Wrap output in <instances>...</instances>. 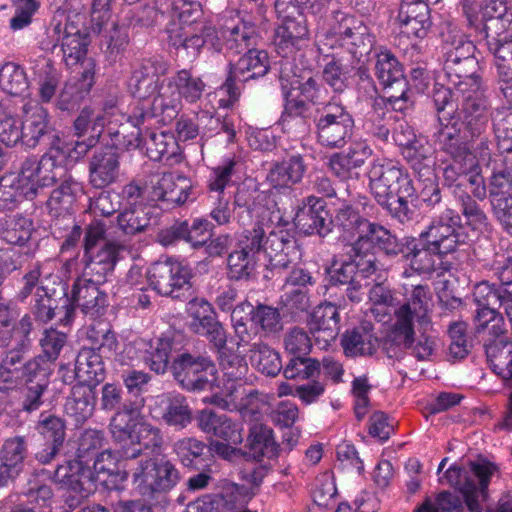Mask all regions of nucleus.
Wrapping results in <instances>:
<instances>
[{"label":"nucleus","instance_id":"f257e3e1","mask_svg":"<svg viewBox=\"0 0 512 512\" xmlns=\"http://www.w3.org/2000/svg\"><path fill=\"white\" fill-rule=\"evenodd\" d=\"M430 97L440 126L437 139L441 150L454 162L472 166L474 157L468 142L486 131L490 118L489 103L477 97L455 102L451 92L440 83L434 84Z\"/></svg>","mask_w":512,"mask_h":512},{"label":"nucleus","instance_id":"f03ea898","mask_svg":"<svg viewBox=\"0 0 512 512\" xmlns=\"http://www.w3.org/2000/svg\"><path fill=\"white\" fill-rule=\"evenodd\" d=\"M459 220L453 210L446 208L418 237L403 238L400 255L411 270L418 274H431L436 269V256L453 253L464 244L465 236L456 228Z\"/></svg>","mask_w":512,"mask_h":512},{"label":"nucleus","instance_id":"7ed1b4c3","mask_svg":"<svg viewBox=\"0 0 512 512\" xmlns=\"http://www.w3.org/2000/svg\"><path fill=\"white\" fill-rule=\"evenodd\" d=\"M443 70L454 89L445 86L452 94L455 102L465 98H481L489 103L481 77L477 74L479 68L475 57L476 46L468 37L460 32L452 33L444 42Z\"/></svg>","mask_w":512,"mask_h":512},{"label":"nucleus","instance_id":"20e7f679","mask_svg":"<svg viewBox=\"0 0 512 512\" xmlns=\"http://www.w3.org/2000/svg\"><path fill=\"white\" fill-rule=\"evenodd\" d=\"M181 109V103L176 99H169L163 96H157L153 99L151 105L144 104L136 106L128 117V122L136 129L135 133H131L129 139H126L124 131L125 126L115 132L109 131V135L114 140V145H122L127 149L140 148L142 146L143 137L157 125L170 124Z\"/></svg>","mask_w":512,"mask_h":512},{"label":"nucleus","instance_id":"39448f33","mask_svg":"<svg viewBox=\"0 0 512 512\" xmlns=\"http://www.w3.org/2000/svg\"><path fill=\"white\" fill-rule=\"evenodd\" d=\"M131 473L139 494L162 507L168 505L167 493L180 480L178 469L165 457L141 459Z\"/></svg>","mask_w":512,"mask_h":512},{"label":"nucleus","instance_id":"423d86ee","mask_svg":"<svg viewBox=\"0 0 512 512\" xmlns=\"http://www.w3.org/2000/svg\"><path fill=\"white\" fill-rule=\"evenodd\" d=\"M317 142L328 149H341L352 138L355 121L348 108L329 101L317 108L314 118Z\"/></svg>","mask_w":512,"mask_h":512},{"label":"nucleus","instance_id":"0eeeda50","mask_svg":"<svg viewBox=\"0 0 512 512\" xmlns=\"http://www.w3.org/2000/svg\"><path fill=\"white\" fill-rule=\"evenodd\" d=\"M27 347L22 343L6 352L0 363V392L19 394L25 411H32V360L27 355Z\"/></svg>","mask_w":512,"mask_h":512},{"label":"nucleus","instance_id":"6e6552de","mask_svg":"<svg viewBox=\"0 0 512 512\" xmlns=\"http://www.w3.org/2000/svg\"><path fill=\"white\" fill-rule=\"evenodd\" d=\"M470 473L461 467L452 466L444 474L448 483L455 486L465 500L470 512H481V501H485L490 478L497 470L491 462H471Z\"/></svg>","mask_w":512,"mask_h":512},{"label":"nucleus","instance_id":"1a4fd4ad","mask_svg":"<svg viewBox=\"0 0 512 512\" xmlns=\"http://www.w3.org/2000/svg\"><path fill=\"white\" fill-rule=\"evenodd\" d=\"M369 190L378 204L393 199L395 194L415 196L416 190L408 172L388 159H375L368 172Z\"/></svg>","mask_w":512,"mask_h":512},{"label":"nucleus","instance_id":"9d476101","mask_svg":"<svg viewBox=\"0 0 512 512\" xmlns=\"http://www.w3.org/2000/svg\"><path fill=\"white\" fill-rule=\"evenodd\" d=\"M170 369L175 380L188 392L211 391L217 380L216 365L204 354H178L173 359Z\"/></svg>","mask_w":512,"mask_h":512},{"label":"nucleus","instance_id":"9b49d317","mask_svg":"<svg viewBox=\"0 0 512 512\" xmlns=\"http://www.w3.org/2000/svg\"><path fill=\"white\" fill-rule=\"evenodd\" d=\"M100 405L104 411H115L110 422L114 440H125L131 437L132 428L136 427L135 420L145 405V399H124L121 387L106 383L102 387Z\"/></svg>","mask_w":512,"mask_h":512},{"label":"nucleus","instance_id":"f8f14e48","mask_svg":"<svg viewBox=\"0 0 512 512\" xmlns=\"http://www.w3.org/2000/svg\"><path fill=\"white\" fill-rule=\"evenodd\" d=\"M406 308L395 311V323L383 341V351L389 358H401L405 351L412 350L418 360L428 359L434 350L435 341L426 335H421L414 345L413 319L406 317Z\"/></svg>","mask_w":512,"mask_h":512},{"label":"nucleus","instance_id":"ddd939ff","mask_svg":"<svg viewBox=\"0 0 512 512\" xmlns=\"http://www.w3.org/2000/svg\"><path fill=\"white\" fill-rule=\"evenodd\" d=\"M147 279L150 286L162 296L187 300L192 295L191 272L176 260L154 262L148 269Z\"/></svg>","mask_w":512,"mask_h":512},{"label":"nucleus","instance_id":"4468645a","mask_svg":"<svg viewBox=\"0 0 512 512\" xmlns=\"http://www.w3.org/2000/svg\"><path fill=\"white\" fill-rule=\"evenodd\" d=\"M269 69V56L265 50H248L235 63L230 61L229 72L221 90L229 96L230 102H235L241 93V83L263 77Z\"/></svg>","mask_w":512,"mask_h":512},{"label":"nucleus","instance_id":"2eb2a0df","mask_svg":"<svg viewBox=\"0 0 512 512\" xmlns=\"http://www.w3.org/2000/svg\"><path fill=\"white\" fill-rule=\"evenodd\" d=\"M34 430L39 449L35 458L41 464H49L58 455L66 436L65 421L49 411H42L37 418Z\"/></svg>","mask_w":512,"mask_h":512},{"label":"nucleus","instance_id":"dca6fc26","mask_svg":"<svg viewBox=\"0 0 512 512\" xmlns=\"http://www.w3.org/2000/svg\"><path fill=\"white\" fill-rule=\"evenodd\" d=\"M100 284L84 275L77 278L72 285L70 298L64 300L65 316L69 318L75 309L92 319L101 316L106 307V294L99 290Z\"/></svg>","mask_w":512,"mask_h":512},{"label":"nucleus","instance_id":"f3484780","mask_svg":"<svg viewBox=\"0 0 512 512\" xmlns=\"http://www.w3.org/2000/svg\"><path fill=\"white\" fill-rule=\"evenodd\" d=\"M295 227L304 235L326 237L332 231V216L326 202L315 196L306 197L293 218Z\"/></svg>","mask_w":512,"mask_h":512},{"label":"nucleus","instance_id":"a211bd4d","mask_svg":"<svg viewBox=\"0 0 512 512\" xmlns=\"http://www.w3.org/2000/svg\"><path fill=\"white\" fill-rule=\"evenodd\" d=\"M188 311L192 318L191 330L206 337L215 350L223 349L227 344V335L212 305L205 299L194 298L189 301Z\"/></svg>","mask_w":512,"mask_h":512},{"label":"nucleus","instance_id":"6ab92c4d","mask_svg":"<svg viewBox=\"0 0 512 512\" xmlns=\"http://www.w3.org/2000/svg\"><path fill=\"white\" fill-rule=\"evenodd\" d=\"M480 18L465 9L468 25L485 35L512 29V5L509 0H484L479 6Z\"/></svg>","mask_w":512,"mask_h":512},{"label":"nucleus","instance_id":"aec40b11","mask_svg":"<svg viewBox=\"0 0 512 512\" xmlns=\"http://www.w3.org/2000/svg\"><path fill=\"white\" fill-rule=\"evenodd\" d=\"M363 234L351 244L353 256H368L370 249L377 248L388 257L400 255L403 245V238L399 239L388 228L380 223L369 221Z\"/></svg>","mask_w":512,"mask_h":512},{"label":"nucleus","instance_id":"412c9836","mask_svg":"<svg viewBox=\"0 0 512 512\" xmlns=\"http://www.w3.org/2000/svg\"><path fill=\"white\" fill-rule=\"evenodd\" d=\"M56 474L61 475V481L68 489L65 503L69 508L80 506L82 501L96 490L94 473L88 468H82L80 464L58 465Z\"/></svg>","mask_w":512,"mask_h":512},{"label":"nucleus","instance_id":"4be33fe9","mask_svg":"<svg viewBox=\"0 0 512 512\" xmlns=\"http://www.w3.org/2000/svg\"><path fill=\"white\" fill-rule=\"evenodd\" d=\"M168 41L177 51L189 56H196L205 44H211L217 51L222 49L217 31L211 24H202L197 29L179 27L170 30Z\"/></svg>","mask_w":512,"mask_h":512},{"label":"nucleus","instance_id":"5701e85b","mask_svg":"<svg viewBox=\"0 0 512 512\" xmlns=\"http://www.w3.org/2000/svg\"><path fill=\"white\" fill-rule=\"evenodd\" d=\"M492 210L504 229L512 231V174L503 169L493 172L489 181Z\"/></svg>","mask_w":512,"mask_h":512},{"label":"nucleus","instance_id":"b1692460","mask_svg":"<svg viewBox=\"0 0 512 512\" xmlns=\"http://www.w3.org/2000/svg\"><path fill=\"white\" fill-rule=\"evenodd\" d=\"M124 245L116 242H106L100 249L85 251L81 262L83 275L95 279L96 283H105L118 261V255Z\"/></svg>","mask_w":512,"mask_h":512},{"label":"nucleus","instance_id":"393cba45","mask_svg":"<svg viewBox=\"0 0 512 512\" xmlns=\"http://www.w3.org/2000/svg\"><path fill=\"white\" fill-rule=\"evenodd\" d=\"M155 417L175 430L187 428L193 421V410L181 394H161L155 399Z\"/></svg>","mask_w":512,"mask_h":512},{"label":"nucleus","instance_id":"a878e982","mask_svg":"<svg viewBox=\"0 0 512 512\" xmlns=\"http://www.w3.org/2000/svg\"><path fill=\"white\" fill-rule=\"evenodd\" d=\"M91 28L99 36V47L106 60L115 63L129 46V27L109 19L92 24Z\"/></svg>","mask_w":512,"mask_h":512},{"label":"nucleus","instance_id":"bb28decb","mask_svg":"<svg viewBox=\"0 0 512 512\" xmlns=\"http://www.w3.org/2000/svg\"><path fill=\"white\" fill-rule=\"evenodd\" d=\"M265 255L273 267L287 268L301 257L297 239L283 228L269 231L265 238Z\"/></svg>","mask_w":512,"mask_h":512},{"label":"nucleus","instance_id":"cd10ccee","mask_svg":"<svg viewBox=\"0 0 512 512\" xmlns=\"http://www.w3.org/2000/svg\"><path fill=\"white\" fill-rule=\"evenodd\" d=\"M113 146L97 149L89 160V183L103 189L116 181L119 175V153Z\"/></svg>","mask_w":512,"mask_h":512},{"label":"nucleus","instance_id":"c85d7f7f","mask_svg":"<svg viewBox=\"0 0 512 512\" xmlns=\"http://www.w3.org/2000/svg\"><path fill=\"white\" fill-rule=\"evenodd\" d=\"M308 34L306 20L300 13L296 17L285 15V20L275 31L274 44L277 53L289 60V56L301 49Z\"/></svg>","mask_w":512,"mask_h":512},{"label":"nucleus","instance_id":"c756f323","mask_svg":"<svg viewBox=\"0 0 512 512\" xmlns=\"http://www.w3.org/2000/svg\"><path fill=\"white\" fill-rule=\"evenodd\" d=\"M132 428L131 437L125 440H115L119 445V455L125 460L137 458L142 448L153 452L160 451L163 446V436L161 429L148 423L139 424L137 431Z\"/></svg>","mask_w":512,"mask_h":512},{"label":"nucleus","instance_id":"7c9ffc66","mask_svg":"<svg viewBox=\"0 0 512 512\" xmlns=\"http://www.w3.org/2000/svg\"><path fill=\"white\" fill-rule=\"evenodd\" d=\"M34 316L37 320L47 322L55 316L58 300L66 295L57 276L50 275L45 281H34Z\"/></svg>","mask_w":512,"mask_h":512},{"label":"nucleus","instance_id":"2f4dec72","mask_svg":"<svg viewBox=\"0 0 512 512\" xmlns=\"http://www.w3.org/2000/svg\"><path fill=\"white\" fill-rule=\"evenodd\" d=\"M340 316L337 307L328 302L318 305L310 314L307 324L310 333L323 346L334 341L339 333Z\"/></svg>","mask_w":512,"mask_h":512},{"label":"nucleus","instance_id":"473e14b6","mask_svg":"<svg viewBox=\"0 0 512 512\" xmlns=\"http://www.w3.org/2000/svg\"><path fill=\"white\" fill-rule=\"evenodd\" d=\"M166 64L156 59H145L134 70L129 88L134 97L146 99L159 89L160 75L165 74Z\"/></svg>","mask_w":512,"mask_h":512},{"label":"nucleus","instance_id":"72a5a7b5","mask_svg":"<svg viewBox=\"0 0 512 512\" xmlns=\"http://www.w3.org/2000/svg\"><path fill=\"white\" fill-rule=\"evenodd\" d=\"M199 429L225 442L238 445L243 441L240 429L228 416L211 409L202 410L197 417Z\"/></svg>","mask_w":512,"mask_h":512},{"label":"nucleus","instance_id":"f704fd0d","mask_svg":"<svg viewBox=\"0 0 512 512\" xmlns=\"http://www.w3.org/2000/svg\"><path fill=\"white\" fill-rule=\"evenodd\" d=\"M278 451L279 446L274 439L271 428L259 423L250 427L243 449L245 458L260 462L264 458L272 459L276 457Z\"/></svg>","mask_w":512,"mask_h":512},{"label":"nucleus","instance_id":"c9c22d12","mask_svg":"<svg viewBox=\"0 0 512 512\" xmlns=\"http://www.w3.org/2000/svg\"><path fill=\"white\" fill-rule=\"evenodd\" d=\"M190 191L191 185L187 177L164 173L156 185L153 186L151 199L179 206L187 201Z\"/></svg>","mask_w":512,"mask_h":512},{"label":"nucleus","instance_id":"e433bc0d","mask_svg":"<svg viewBox=\"0 0 512 512\" xmlns=\"http://www.w3.org/2000/svg\"><path fill=\"white\" fill-rule=\"evenodd\" d=\"M330 276L329 282L331 285H346V296L353 302L358 303L363 299L365 289L368 283H360L357 278V265L355 260H348L337 265L334 261L332 266L327 269Z\"/></svg>","mask_w":512,"mask_h":512},{"label":"nucleus","instance_id":"4c0bfd02","mask_svg":"<svg viewBox=\"0 0 512 512\" xmlns=\"http://www.w3.org/2000/svg\"><path fill=\"white\" fill-rule=\"evenodd\" d=\"M95 401V387L91 384L78 383L72 387L64 409L77 425L82 424L93 415Z\"/></svg>","mask_w":512,"mask_h":512},{"label":"nucleus","instance_id":"58836bf2","mask_svg":"<svg viewBox=\"0 0 512 512\" xmlns=\"http://www.w3.org/2000/svg\"><path fill=\"white\" fill-rule=\"evenodd\" d=\"M75 377L81 384L96 387L105 377V367L101 354L94 347H83L75 360Z\"/></svg>","mask_w":512,"mask_h":512},{"label":"nucleus","instance_id":"ea45409f","mask_svg":"<svg viewBox=\"0 0 512 512\" xmlns=\"http://www.w3.org/2000/svg\"><path fill=\"white\" fill-rule=\"evenodd\" d=\"M298 68L290 60H283L280 64L279 80L282 90L298 89L301 94L309 101L314 102L318 97L319 84L310 74L304 71L300 74Z\"/></svg>","mask_w":512,"mask_h":512},{"label":"nucleus","instance_id":"a19ab883","mask_svg":"<svg viewBox=\"0 0 512 512\" xmlns=\"http://www.w3.org/2000/svg\"><path fill=\"white\" fill-rule=\"evenodd\" d=\"M305 171L306 164L303 157L300 154L292 155L271 167L267 181L274 188L291 187L302 180Z\"/></svg>","mask_w":512,"mask_h":512},{"label":"nucleus","instance_id":"79ce46f5","mask_svg":"<svg viewBox=\"0 0 512 512\" xmlns=\"http://www.w3.org/2000/svg\"><path fill=\"white\" fill-rule=\"evenodd\" d=\"M106 118L103 114L95 113L92 109L85 107L74 120L73 129L77 137H88L87 144L83 145V155H86L97 145L104 132Z\"/></svg>","mask_w":512,"mask_h":512},{"label":"nucleus","instance_id":"37998d69","mask_svg":"<svg viewBox=\"0 0 512 512\" xmlns=\"http://www.w3.org/2000/svg\"><path fill=\"white\" fill-rule=\"evenodd\" d=\"M341 345L347 356H371L377 351L379 341L372 333V326L368 324L346 331Z\"/></svg>","mask_w":512,"mask_h":512},{"label":"nucleus","instance_id":"c03bdc74","mask_svg":"<svg viewBox=\"0 0 512 512\" xmlns=\"http://www.w3.org/2000/svg\"><path fill=\"white\" fill-rule=\"evenodd\" d=\"M335 45L347 50L352 56V62L358 64L365 56L370 54L374 45V37L371 35L369 28L358 20Z\"/></svg>","mask_w":512,"mask_h":512},{"label":"nucleus","instance_id":"a18cd8bd","mask_svg":"<svg viewBox=\"0 0 512 512\" xmlns=\"http://www.w3.org/2000/svg\"><path fill=\"white\" fill-rule=\"evenodd\" d=\"M142 145L147 156L153 161H169L180 154V147L172 133L152 131L143 137Z\"/></svg>","mask_w":512,"mask_h":512},{"label":"nucleus","instance_id":"49530a36","mask_svg":"<svg viewBox=\"0 0 512 512\" xmlns=\"http://www.w3.org/2000/svg\"><path fill=\"white\" fill-rule=\"evenodd\" d=\"M375 74L385 89L393 88L394 85L398 88L408 85L402 64L389 50L377 54Z\"/></svg>","mask_w":512,"mask_h":512},{"label":"nucleus","instance_id":"de8ad7c7","mask_svg":"<svg viewBox=\"0 0 512 512\" xmlns=\"http://www.w3.org/2000/svg\"><path fill=\"white\" fill-rule=\"evenodd\" d=\"M59 151L54 153L51 151L44 154L38 162V166L34 175L36 181L34 182V196L37 195L39 189L53 186L58 180H61L66 175V168L61 164L59 158Z\"/></svg>","mask_w":512,"mask_h":512},{"label":"nucleus","instance_id":"09e8293b","mask_svg":"<svg viewBox=\"0 0 512 512\" xmlns=\"http://www.w3.org/2000/svg\"><path fill=\"white\" fill-rule=\"evenodd\" d=\"M173 451L184 467L200 469V464L207 463L208 445L195 437L178 439L173 445Z\"/></svg>","mask_w":512,"mask_h":512},{"label":"nucleus","instance_id":"8fccbe9b","mask_svg":"<svg viewBox=\"0 0 512 512\" xmlns=\"http://www.w3.org/2000/svg\"><path fill=\"white\" fill-rule=\"evenodd\" d=\"M250 361L260 373L268 377H275L284 369L279 352L264 343L251 346Z\"/></svg>","mask_w":512,"mask_h":512},{"label":"nucleus","instance_id":"3c124183","mask_svg":"<svg viewBox=\"0 0 512 512\" xmlns=\"http://www.w3.org/2000/svg\"><path fill=\"white\" fill-rule=\"evenodd\" d=\"M0 88L12 96H22L29 89V80L22 66L8 61L0 66Z\"/></svg>","mask_w":512,"mask_h":512},{"label":"nucleus","instance_id":"603ef678","mask_svg":"<svg viewBox=\"0 0 512 512\" xmlns=\"http://www.w3.org/2000/svg\"><path fill=\"white\" fill-rule=\"evenodd\" d=\"M61 50L63 59L67 66L76 65L87 53V47L90 43L89 34L85 29L75 30L72 27L62 36Z\"/></svg>","mask_w":512,"mask_h":512},{"label":"nucleus","instance_id":"864d4df0","mask_svg":"<svg viewBox=\"0 0 512 512\" xmlns=\"http://www.w3.org/2000/svg\"><path fill=\"white\" fill-rule=\"evenodd\" d=\"M65 19V25L63 28V33H67L68 30H71L72 27L75 30H81L80 25L84 24V17L79 12L75 11H68L67 9H59L56 12V15L53 18V22L55 24L53 25L52 29H48V38L49 41H41L40 42V48L42 50H54L57 47V44L60 40V34L62 31V19Z\"/></svg>","mask_w":512,"mask_h":512},{"label":"nucleus","instance_id":"5fc2aeb1","mask_svg":"<svg viewBox=\"0 0 512 512\" xmlns=\"http://www.w3.org/2000/svg\"><path fill=\"white\" fill-rule=\"evenodd\" d=\"M510 292L511 289L508 290L505 286L483 281L475 285L473 298L478 307L498 312V309L503 308Z\"/></svg>","mask_w":512,"mask_h":512},{"label":"nucleus","instance_id":"6e6d98bb","mask_svg":"<svg viewBox=\"0 0 512 512\" xmlns=\"http://www.w3.org/2000/svg\"><path fill=\"white\" fill-rule=\"evenodd\" d=\"M103 433L99 430L87 429L85 430L78 442L76 451L77 459L69 461L67 465L72 463L80 464L82 468H88L91 470L89 462H91L103 448L104 445Z\"/></svg>","mask_w":512,"mask_h":512},{"label":"nucleus","instance_id":"4d7b16f0","mask_svg":"<svg viewBox=\"0 0 512 512\" xmlns=\"http://www.w3.org/2000/svg\"><path fill=\"white\" fill-rule=\"evenodd\" d=\"M369 220L363 217L358 210L350 205L339 208L332 217V228L336 227L348 237H361Z\"/></svg>","mask_w":512,"mask_h":512},{"label":"nucleus","instance_id":"13d9d810","mask_svg":"<svg viewBox=\"0 0 512 512\" xmlns=\"http://www.w3.org/2000/svg\"><path fill=\"white\" fill-rule=\"evenodd\" d=\"M354 62L347 63L343 57L333 56L322 71L323 79L335 92L341 93L348 87L350 73L356 68Z\"/></svg>","mask_w":512,"mask_h":512},{"label":"nucleus","instance_id":"bf43d9fd","mask_svg":"<svg viewBox=\"0 0 512 512\" xmlns=\"http://www.w3.org/2000/svg\"><path fill=\"white\" fill-rule=\"evenodd\" d=\"M404 159L420 177L433 175L434 159L431 149L420 139L401 152Z\"/></svg>","mask_w":512,"mask_h":512},{"label":"nucleus","instance_id":"052dcab7","mask_svg":"<svg viewBox=\"0 0 512 512\" xmlns=\"http://www.w3.org/2000/svg\"><path fill=\"white\" fill-rule=\"evenodd\" d=\"M173 349V339L168 336L158 338L146 351L145 364L156 374H164L171 367L170 357Z\"/></svg>","mask_w":512,"mask_h":512},{"label":"nucleus","instance_id":"680f3d73","mask_svg":"<svg viewBox=\"0 0 512 512\" xmlns=\"http://www.w3.org/2000/svg\"><path fill=\"white\" fill-rule=\"evenodd\" d=\"M169 85L176 87L180 97L189 103L197 102L205 90L204 81L194 75L190 70H179L169 81Z\"/></svg>","mask_w":512,"mask_h":512},{"label":"nucleus","instance_id":"e2e57ef3","mask_svg":"<svg viewBox=\"0 0 512 512\" xmlns=\"http://www.w3.org/2000/svg\"><path fill=\"white\" fill-rule=\"evenodd\" d=\"M227 51L241 54L252 50L257 45L258 34L252 26L237 25L224 35Z\"/></svg>","mask_w":512,"mask_h":512},{"label":"nucleus","instance_id":"0e129e2a","mask_svg":"<svg viewBox=\"0 0 512 512\" xmlns=\"http://www.w3.org/2000/svg\"><path fill=\"white\" fill-rule=\"evenodd\" d=\"M150 225L149 211L143 207L125 209L117 216V226L124 235L141 233Z\"/></svg>","mask_w":512,"mask_h":512},{"label":"nucleus","instance_id":"69168bd1","mask_svg":"<svg viewBox=\"0 0 512 512\" xmlns=\"http://www.w3.org/2000/svg\"><path fill=\"white\" fill-rule=\"evenodd\" d=\"M428 300V287L417 285L413 288L409 300L399 308H406V317L416 320L421 326H427L429 325L427 316Z\"/></svg>","mask_w":512,"mask_h":512},{"label":"nucleus","instance_id":"338daca9","mask_svg":"<svg viewBox=\"0 0 512 512\" xmlns=\"http://www.w3.org/2000/svg\"><path fill=\"white\" fill-rule=\"evenodd\" d=\"M218 362L225 379L243 381L248 372V365L245 359L227 348L216 350Z\"/></svg>","mask_w":512,"mask_h":512},{"label":"nucleus","instance_id":"774afa93","mask_svg":"<svg viewBox=\"0 0 512 512\" xmlns=\"http://www.w3.org/2000/svg\"><path fill=\"white\" fill-rule=\"evenodd\" d=\"M488 51L501 64H512V28L485 35Z\"/></svg>","mask_w":512,"mask_h":512}]
</instances>
